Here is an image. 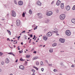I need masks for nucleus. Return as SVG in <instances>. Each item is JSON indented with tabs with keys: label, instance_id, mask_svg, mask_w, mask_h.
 <instances>
[{
	"label": "nucleus",
	"instance_id": "1",
	"mask_svg": "<svg viewBox=\"0 0 75 75\" xmlns=\"http://www.w3.org/2000/svg\"><path fill=\"white\" fill-rule=\"evenodd\" d=\"M60 18L61 20H64L65 18V15L64 14H61L60 16Z\"/></svg>",
	"mask_w": 75,
	"mask_h": 75
},
{
	"label": "nucleus",
	"instance_id": "2",
	"mask_svg": "<svg viewBox=\"0 0 75 75\" xmlns=\"http://www.w3.org/2000/svg\"><path fill=\"white\" fill-rule=\"evenodd\" d=\"M66 34L68 36H69V35H70L71 33V32L69 30H67L66 31Z\"/></svg>",
	"mask_w": 75,
	"mask_h": 75
},
{
	"label": "nucleus",
	"instance_id": "3",
	"mask_svg": "<svg viewBox=\"0 0 75 75\" xmlns=\"http://www.w3.org/2000/svg\"><path fill=\"white\" fill-rule=\"evenodd\" d=\"M12 16L13 17H16V12L14 10H12L11 11Z\"/></svg>",
	"mask_w": 75,
	"mask_h": 75
},
{
	"label": "nucleus",
	"instance_id": "4",
	"mask_svg": "<svg viewBox=\"0 0 75 75\" xmlns=\"http://www.w3.org/2000/svg\"><path fill=\"white\" fill-rule=\"evenodd\" d=\"M46 35L47 37H50L52 35V33H51L50 32H49Z\"/></svg>",
	"mask_w": 75,
	"mask_h": 75
},
{
	"label": "nucleus",
	"instance_id": "5",
	"mask_svg": "<svg viewBox=\"0 0 75 75\" xmlns=\"http://www.w3.org/2000/svg\"><path fill=\"white\" fill-rule=\"evenodd\" d=\"M59 41L60 42H61L62 43H64L65 42V39L62 38H60L59 39Z\"/></svg>",
	"mask_w": 75,
	"mask_h": 75
},
{
	"label": "nucleus",
	"instance_id": "6",
	"mask_svg": "<svg viewBox=\"0 0 75 75\" xmlns=\"http://www.w3.org/2000/svg\"><path fill=\"white\" fill-rule=\"evenodd\" d=\"M16 24L17 26H18V25H20V21L19 20L16 21Z\"/></svg>",
	"mask_w": 75,
	"mask_h": 75
},
{
	"label": "nucleus",
	"instance_id": "7",
	"mask_svg": "<svg viewBox=\"0 0 75 75\" xmlns=\"http://www.w3.org/2000/svg\"><path fill=\"white\" fill-rule=\"evenodd\" d=\"M18 4L20 6H21V5H23V1H20L18 2Z\"/></svg>",
	"mask_w": 75,
	"mask_h": 75
},
{
	"label": "nucleus",
	"instance_id": "8",
	"mask_svg": "<svg viewBox=\"0 0 75 75\" xmlns=\"http://www.w3.org/2000/svg\"><path fill=\"white\" fill-rule=\"evenodd\" d=\"M60 4H61V1L58 0L57 2L56 5H57V6H59Z\"/></svg>",
	"mask_w": 75,
	"mask_h": 75
},
{
	"label": "nucleus",
	"instance_id": "9",
	"mask_svg": "<svg viewBox=\"0 0 75 75\" xmlns=\"http://www.w3.org/2000/svg\"><path fill=\"white\" fill-rule=\"evenodd\" d=\"M61 8H62V9H63L64 8V3H62L61 4Z\"/></svg>",
	"mask_w": 75,
	"mask_h": 75
},
{
	"label": "nucleus",
	"instance_id": "10",
	"mask_svg": "<svg viewBox=\"0 0 75 75\" xmlns=\"http://www.w3.org/2000/svg\"><path fill=\"white\" fill-rule=\"evenodd\" d=\"M47 36H43V39L45 41H46V40H47Z\"/></svg>",
	"mask_w": 75,
	"mask_h": 75
},
{
	"label": "nucleus",
	"instance_id": "11",
	"mask_svg": "<svg viewBox=\"0 0 75 75\" xmlns=\"http://www.w3.org/2000/svg\"><path fill=\"white\" fill-rule=\"evenodd\" d=\"M66 8L67 10H69L70 9V7L69 6H68L66 7Z\"/></svg>",
	"mask_w": 75,
	"mask_h": 75
},
{
	"label": "nucleus",
	"instance_id": "12",
	"mask_svg": "<svg viewBox=\"0 0 75 75\" xmlns=\"http://www.w3.org/2000/svg\"><path fill=\"white\" fill-rule=\"evenodd\" d=\"M19 68L21 69H24V66L22 65L19 66Z\"/></svg>",
	"mask_w": 75,
	"mask_h": 75
},
{
	"label": "nucleus",
	"instance_id": "13",
	"mask_svg": "<svg viewBox=\"0 0 75 75\" xmlns=\"http://www.w3.org/2000/svg\"><path fill=\"white\" fill-rule=\"evenodd\" d=\"M5 62L6 63V64H8V63H9V60L8 58H7L6 59Z\"/></svg>",
	"mask_w": 75,
	"mask_h": 75
},
{
	"label": "nucleus",
	"instance_id": "14",
	"mask_svg": "<svg viewBox=\"0 0 75 75\" xmlns=\"http://www.w3.org/2000/svg\"><path fill=\"white\" fill-rule=\"evenodd\" d=\"M71 22L74 24H75V19L73 18L71 20Z\"/></svg>",
	"mask_w": 75,
	"mask_h": 75
},
{
	"label": "nucleus",
	"instance_id": "15",
	"mask_svg": "<svg viewBox=\"0 0 75 75\" xmlns=\"http://www.w3.org/2000/svg\"><path fill=\"white\" fill-rule=\"evenodd\" d=\"M52 47H55L57 46V43H55L52 45Z\"/></svg>",
	"mask_w": 75,
	"mask_h": 75
},
{
	"label": "nucleus",
	"instance_id": "16",
	"mask_svg": "<svg viewBox=\"0 0 75 75\" xmlns=\"http://www.w3.org/2000/svg\"><path fill=\"white\" fill-rule=\"evenodd\" d=\"M37 16H42V14H41V13H38L37 14Z\"/></svg>",
	"mask_w": 75,
	"mask_h": 75
},
{
	"label": "nucleus",
	"instance_id": "17",
	"mask_svg": "<svg viewBox=\"0 0 75 75\" xmlns=\"http://www.w3.org/2000/svg\"><path fill=\"white\" fill-rule=\"evenodd\" d=\"M50 12H52L51 11H49L48 12H47L46 13V15L47 16H49V14L50 13Z\"/></svg>",
	"mask_w": 75,
	"mask_h": 75
},
{
	"label": "nucleus",
	"instance_id": "18",
	"mask_svg": "<svg viewBox=\"0 0 75 75\" xmlns=\"http://www.w3.org/2000/svg\"><path fill=\"white\" fill-rule=\"evenodd\" d=\"M29 12L30 14H32V12H33L32 11H31V9H30L29 10Z\"/></svg>",
	"mask_w": 75,
	"mask_h": 75
},
{
	"label": "nucleus",
	"instance_id": "19",
	"mask_svg": "<svg viewBox=\"0 0 75 75\" xmlns=\"http://www.w3.org/2000/svg\"><path fill=\"white\" fill-rule=\"evenodd\" d=\"M49 51L50 52H53V49H50L49 50Z\"/></svg>",
	"mask_w": 75,
	"mask_h": 75
},
{
	"label": "nucleus",
	"instance_id": "20",
	"mask_svg": "<svg viewBox=\"0 0 75 75\" xmlns=\"http://www.w3.org/2000/svg\"><path fill=\"white\" fill-rule=\"evenodd\" d=\"M7 31L8 33H9V35H11V32H10V31L9 30H7Z\"/></svg>",
	"mask_w": 75,
	"mask_h": 75
},
{
	"label": "nucleus",
	"instance_id": "21",
	"mask_svg": "<svg viewBox=\"0 0 75 75\" xmlns=\"http://www.w3.org/2000/svg\"><path fill=\"white\" fill-rule=\"evenodd\" d=\"M49 21H50V20L47 19L45 21V23H49Z\"/></svg>",
	"mask_w": 75,
	"mask_h": 75
},
{
	"label": "nucleus",
	"instance_id": "22",
	"mask_svg": "<svg viewBox=\"0 0 75 75\" xmlns=\"http://www.w3.org/2000/svg\"><path fill=\"white\" fill-rule=\"evenodd\" d=\"M36 65H39V62L38 61H36Z\"/></svg>",
	"mask_w": 75,
	"mask_h": 75
},
{
	"label": "nucleus",
	"instance_id": "23",
	"mask_svg": "<svg viewBox=\"0 0 75 75\" xmlns=\"http://www.w3.org/2000/svg\"><path fill=\"white\" fill-rule=\"evenodd\" d=\"M52 12H50L49 13V16H51V15H52Z\"/></svg>",
	"mask_w": 75,
	"mask_h": 75
},
{
	"label": "nucleus",
	"instance_id": "24",
	"mask_svg": "<svg viewBox=\"0 0 75 75\" xmlns=\"http://www.w3.org/2000/svg\"><path fill=\"white\" fill-rule=\"evenodd\" d=\"M41 2H39L38 3V6H41Z\"/></svg>",
	"mask_w": 75,
	"mask_h": 75
},
{
	"label": "nucleus",
	"instance_id": "25",
	"mask_svg": "<svg viewBox=\"0 0 75 75\" xmlns=\"http://www.w3.org/2000/svg\"><path fill=\"white\" fill-rule=\"evenodd\" d=\"M37 58H38V57H33V59H34H34H37Z\"/></svg>",
	"mask_w": 75,
	"mask_h": 75
},
{
	"label": "nucleus",
	"instance_id": "26",
	"mask_svg": "<svg viewBox=\"0 0 75 75\" xmlns=\"http://www.w3.org/2000/svg\"><path fill=\"white\" fill-rule=\"evenodd\" d=\"M22 16L23 17H25V13H24V12H23V13Z\"/></svg>",
	"mask_w": 75,
	"mask_h": 75
},
{
	"label": "nucleus",
	"instance_id": "27",
	"mask_svg": "<svg viewBox=\"0 0 75 75\" xmlns=\"http://www.w3.org/2000/svg\"><path fill=\"white\" fill-rule=\"evenodd\" d=\"M33 67L34 68L36 69V70H38V68H37V67H36L34 66Z\"/></svg>",
	"mask_w": 75,
	"mask_h": 75
},
{
	"label": "nucleus",
	"instance_id": "28",
	"mask_svg": "<svg viewBox=\"0 0 75 75\" xmlns=\"http://www.w3.org/2000/svg\"><path fill=\"white\" fill-rule=\"evenodd\" d=\"M52 33H58V32L55 31H52Z\"/></svg>",
	"mask_w": 75,
	"mask_h": 75
},
{
	"label": "nucleus",
	"instance_id": "29",
	"mask_svg": "<svg viewBox=\"0 0 75 75\" xmlns=\"http://www.w3.org/2000/svg\"><path fill=\"white\" fill-rule=\"evenodd\" d=\"M72 9L73 10H75V5H74L73 7V8H72Z\"/></svg>",
	"mask_w": 75,
	"mask_h": 75
},
{
	"label": "nucleus",
	"instance_id": "30",
	"mask_svg": "<svg viewBox=\"0 0 75 75\" xmlns=\"http://www.w3.org/2000/svg\"><path fill=\"white\" fill-rule=\"evenodd\" d=\"M26 58H30V55H27L26 56Z\"/></svg>",
	"mask_w": 75,
	"mask_h": 75
},
{
	"label": "nucleus",
	"instance_id": "31",
	"mask_svg": "<svg viewBox=\"0 0 75 75\" xmlns=\"http://www.w3.org/2000/svg\"><path fill=\"white\" fill-rule=\"evenodd\" d=\"M14 2L16 4H17V1H16V0H14Z\"/></svg>",
	"mask_w": 75,
	"mask_h": 75
},
{
	"label": "nucleus",
	"instance_id": "32",
	"mask_svg": "<svg viewBox=\"0 0 75 75\" xmlns=\"http://www.w3.org/2000/svg\"><path fill=\"white\" fill-rule=\"evenodd\" d=\"M41 65H43L44 64H43V62L42 61H41L40 62Z\"/></svg>",
	"mask_w": 75,
	"mask_h": 75
},
{
	"label": "nucleus",
	"instance_id": "33",
	"mask_svg": "<svg viewBox=\"0 0 75 75\" xmlns=\"http://www.w3.org/2000/svg\"><path fill=\"white\" fill-rule=\"evenodd\" d=\"M54 72H57V70L55 69L54 70Z\"/></svg>",
	"mask_w": 75,
	"mask_h": 75
},
{
	"label": "nucleus",
	"instance_id": "34",
	"mask_svg": "<svg viewBox=\"0 0 75 75\" xmlns=\"http://www.w3.org/2000/svg\"><path fill=\"white\" fill-rule=\"evenodd\" d=\"M20 60V61H23V59L21 57V58Z\"/></svg>",
	"mask_w": 75,
	"mask_h": 75
},
{
	"label": "nucleus",
	"instance_id": "35",
	"mask_svg": "<svg viewBox=\"0 0 75 75\" xmlns=\"http://www.w3.org/2000/svg\"><path fill=\"white\" fill-rule=\"evenodd\" d=\"M3 54V53H2L1 52H0V55L1 56V55H2Z\"/></svg>",
	"mask_w": 75,
	"mask_h": 75
},
{
	"label": "nucleus",
	"instance_id": "36",
	"mask_svg": "<svg viewBox=\"0 0 75 75\" xmlns=\"http://www.w3.org/2000/svg\"><path fill=\"white\" fill-rule=\"evenodd\" d=\"M24 37L25 38V40H27V36L25 35L24 36Z\"/></svg>",
	"mask_w": 75,
	"mask_h": 75
},
{
	"label": "nucleus",
	"instance_id": "37",
	"mask_svg": "<svg viewBox=\"0 0 75 75\" xmlns=\"http://www.w3.org/2000/svg\"><path fill=\"white\" fill-rule=\"evenodd\" d=\"M35 26V24H34L32 26V27L34 28Z\"/></svg>",
	"mask_w": 75,
	"mask_h": 75
},
{
	"label": "nucleus",
	"instance_id": "38",
	"mask_svg": "<svg viewBox=\"0 0 75 75\" xmlns=\"http://www.w3.org/2000/svg\"><path fill=\"white\" fill-rule=\"evenodd\" d=\"M41 70L42 72H43V71H44V68H42Z\"/></svg>",
	"mask_w": 75,
	"mask_h": 75
},
{
	"label": "nucleus",
	"instance_id": "39",
	"mask_svg": "<svg viewBox=\"0 0 75 75\" xmlns=\"http://www.w3.org/2000/svg\"><path fill=\"white\" fill-rule=\"evenodd\" d=\"M39 17V18H41L42 17V16H38Z\"/></svg>",
	"mask_w": 75,
	"mask_h": 75
},
{
	"label": "nucleus",
	"instance_id": "40",
	"mask_svg": "<svg viewBox=\"0 0 75 75\" xmlns=\"http://www.w3.org/2000/svg\"><path fill=\"white\" fill-rule=\"evenodd\" d=\"M56 12H57V13H58L59 11V10H58V9L56 10Z\"/></svg>",
	"mask_w": 75,
	"mask_h": 75
},
{
	"label": "nucleus",
	"instance_id": "41",
	"mask_svg": "<svg viewBox=\"0 0 75 75\" xmlns=\"http://www.w3.org/2000/svg\"><path fill=\"white\" fill-rule=\"evenodd\" d=\"M4 62H2L1 64L2 65H4Z\"/></svg>",
	"mask_w": 75,
	"mask_h": 75
},
{
	"label": "nucleus",
	"instance_id": "42",
	"mask_svg": "<svg viewBox=\"0 0 75 75\" xmlns=\"http://www.w3.org/2000/svg\"><path fill=\"white\" fill-rule=\"evenodd\" d=\"M12 53H13L12 52H9L8 53V54H10V55H12Z\"/></svg>",
	"mask_w": 75,
	"mask_h": 75
},
{
	"label": "nucleus",
	"instance_id": "43",
	"mask_svg": "<svg viewBox=\"0 0 75 75\" xmlns=\"http://www.w3.org/2000/svg\"><path fill=\"white\" fill-rule=\"evenodd\" d=\"M56 33V35H57V36H58L59 35V34H58V33Z\"/></svg>",
	"mask_w": 75,
	"mask_h": 75
},
{
	"label": "nucleus",
	"instance_id": "44",
	"mask_svg": "<svg viewBox=\"0 0 75 75\" xmlns=\"http://www.w3.org/2000/svg\"><path fill=\"white\" fill-rule=\"evenodd\" d=\"M32 71H33V72H34H34H35V70H34L32 69Z\"/></svg>",
	"mask_w": 75,
	"mask_h": 75
},
{
	"label": "nucleus",
	"instance_id": "45",
	"mask_svg": "<svg viewBox=\"0 0 75 75\" xmlns=\"http://www.w3.org/2000/svg\"><path fill=\"white\" fill-rule=\"evenodd\" d=\"M49 65V66H52V64H48Z\"/></svg>",
	"mask_w": 75,
	"mask_h": 75
},
{
	"label": "nucleus",
	"instance_id": "46",
	"mask_svg": "<svg viewBox=\"0 0 75 75\" xmlns=\"http://www.w3.org/2000/svg\"><path fill=\"white\" fill-rule=\"evenodd\" d=\"M30 37H33V35L31 34L30 35Z\"/></svg>",
	"mask_w": 75,
	"mask_h": 75
},
{
	"label": "nucleus",
	"instance_id": "47",
	"mask_svg": "<svg viewBox=\"0 0 75 75\" xmlns=\"http://www.w3.org/2000/svg\"><path fill=\"white\" fill-rule=\"evenodd\" d=\"M20 36H18L17 37V38H18V39H19V38H20Z\"/></svg>",
	"mask_w": 75,
	"mask_h": 75
},
{
	"label": "nucleus",
	"instance_id": "48",
	"mask_svg": "<svg viewBox=\"0 0 75 75\" xmlns=\"http://www.w3.org/2000/svg\"><path fill=\"white\" fill-rule=\"evenodd\" d=\"M75 67V66H74V65H72L71 66V67Z\"/></svg>",
	"mask_w": 75,
	"mask_h": 75
},
{
	"label": "nucleus",
	"instance_id": "49",
	"mask_svg": "<svg viewBox=\"0 0 75 75\" xmlns=\"http://www.w3.org/2000/svg\"><path fill=\"white\" fill-rule=\"evenodd\" d=\"M36 52H37L36 51H34L33 52V53H34V54H36Z\"/></svg>",
	"mask_w": 75,
	"mask_h": 75
},
{
	"label": "nucleus",
	"instance_id": "50",
	"mask_svg": "<svg viewBox=\"0 0 75 75\" xmlns=\"http://www.w3.org/2000/svg\"><path fill=\"white\" fill-rule=\"evenodd\" d=\"M54 3V1H52V2L51 3V4H53V3Z\"/></svg>",
	"mask_w": 75,
	"mask_h": 75
},
{
	"label": "nucleus",
	"instance_id": "51",
	"mask_svg": "<svg viewBox=\"0 0 75 75\" xmlns=\"http://www.w3.org/2000/svg\"><path fill=\"white\" fill-rule=\"evenodd\" d=\"M9 47H10V48H11V49H13V47H10V45H9Z\"/></svg>",
	"mask_w": 75,
	"mask_h": 75
},
{
	"label": "nucleus",
	"instance_id": "52",
	"mask_svg": "<svg viewBox=\"0 0 75 75\" xmlns=\"http://www.w3.org/2000/svg\"><path fill=\"white\" fill-rule=\"evenodd\" d=\"M18 61V59H17L15 61V62H17Z\"/></svg>",
	"mask_w": 75,
	"mask_h": 75
},
{
	"label": "nucleus",
	"instance_id": "53",
	"mask_svg": "<svg viewBox=\"0 0 75 75\" xmlns=\"http://www.w3.org/2000/svg\"><path fill=\"white\" fill-rule=\"evenodd\" d=\"M12 55H13V56H15V55H14V54H13V53H12Z\"/></svg>",
	"mask_w": 75,
	"mask_h": 75
},
{
	"label": "nucleus",
	"instance_id": "54",
	"mask_svg": "<svg viewBox=\"0 0 75 75\" xmlns=\"http://www.w3.org/2000/svg\"><path fill=\"white\" fill-rule=\"evenodd\" d=\"M31 39H30L29 41V43H30V42H31Z\"/></svg>",
	"mask_w": 75,
	"mask_h": 75
},
{
	"label": "nucleus",
	"instance_id": "55",
	"mask_svg": "<svg viewBox=\"0 0 75 75\" xmlns=\"http://www.w3.org/2000/svg\"><path fill=\"white\" fill-rule=\"evenodd\" d=\"M45 62H46V63H48V61H47V60H46Z\"/></svg>",
	"mask_w": 75,
	"mask_h": 75
},
{
	"label": "nucleus",
	"instance_id": "56",
	"mask_svg": "<svg viewBox=\"0 0 75 75\" xmlns=\"http://www.w3.org/2000/svg\"><path fill=\"white\" fill-rule=\"evenodd\" d=\"M23 33H25V30H24V31H23Z\"/></svg>",
	"mask_w": 75,
	"mask_h": 75
},
{
	"label": "nucleus",
	"instance_id": "57",
	"mask_svg": "<svg viewBox=\"0 0 75 75\" xmlns=\"http://www.w3.org/2000/svg\"><path fill=\"white\" fill-rule=\"evenodd\" d=\"M1 20H2V21H4V20H5V19H3V18H2V19H1Z\"/></svg>",
	"mask_w": 75,
	"mask_h": 75
},
{
	"label": "nucleus",
	"instance_id": "58",
	"mask_svg": "<svg viewBox=\"0 0 75 75\" xmlns=\"http://www.w3.org/2000/svg\"><path fill=\"white\" fill-rule=\"evenodd\" d=\"M10 40V39H9V38H8L7 39V41H8V40Z\"/></svg>",
	"mask_w": 75,
	"mask_h": 75
},
{
	"label": "nucleus",
	"instance_id": "59",
	"mask_svg": "<svg viewBox=\"0 0 75 75\" xmlns=\"http://www.w3.org/2000/svg\"><path fill=\"white\" fill-rule=\"evenodd\" d=\"M19 53H22V52H21V51H19Z\"/></svg>",
	"mask_w": 75,
	"mask_h": 75
},
{
	"label": "nucleus",
	"instance_id": "60",
	"mask_svg": "<svg viewBox=\"0 0 75 75\" xmlns=\"http://www.w3.org/2000/svg\"><path fill=\"white\" fill-rule=\"evenodd\" d=\"M61 65H63V64L62 63H61L60 64Z\"/></svg>",
	"mask_w": 75,
	"mask_h": 75
},
{
	"label": "nucleus",
	"instance_id": "61",
	"mask_svg": "<svg viewBox=\"0 0 75 75\" xmlns=\"http://www.w3.org/2000/svg\"><path fill=\"white\" fill-rule=\"evenodd\" d=\"M34 38H35V35H34Z\"/></svg>",
	"mask_w": 75,
	"mask_h": 75
},
{
	"label": "nucleus",
	"instance_id": "62",
	"mask_svg": "<svg viewBox=\"0 0 75 75\" xmlns=\"http://www.w3.org/2000/svg\"><path fill=\"white\" fill-rule=\"evenodd\" d=\"M40 47H42V45H40Z\"/></svg>",
	"mask_w": 75,
	"mask_h": 75
},
{
	"label": "nucleus",
	"instance_id": "63",
	"mask_svg": "<svg viewBox=\"0 0 75 75\" xmlns=\"http://www.w3.org/2000/svg\"><path fill=\"white\" fill-rule=\"evenodd\" d=\"M33 44H35V42H33Z\"/></svg>",
	"mask_w": 75,
	"mask_h": 75
},
{
	"label": "nucleus",
	"instance_id": "64",
	"mask_svg": "<svg viewBox=\"0 0 75 75\" xmlns=\"http://www.w3.org/2000/svg\"><path fill=\"white\" fill-rule=\"evenodd\" d=\"M32 75H35V74L34 73H33Z\"/></svg>",
	"mask_w": 75,
	"mask_h": 75
}]
</instances>
